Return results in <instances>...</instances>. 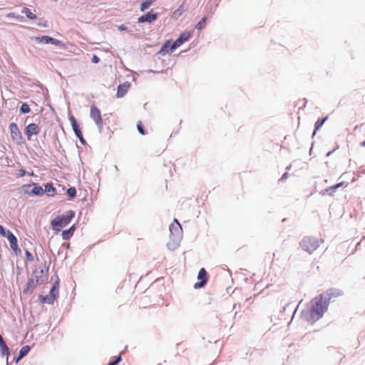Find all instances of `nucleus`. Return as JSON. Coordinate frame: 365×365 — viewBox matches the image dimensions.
<instances>
[{"label":"nucleus","mask_w":365,"mask_h":365,"mask_svg":"<svg viewBox=\"0 0 365 365\" xmlns=\"http://www.w3.org/2000/svg\"><path fill=\"white\" fill-rule=\"evenodd\" d=\"M130 84L128 82H125L123 84H120L118 86L116 96L118 98H122L128 92Z\"/></svg>","instance_id":"nucleus-15"},{"label":"nucleus","mask_w":365,"mask_h":365,"mask_svg":"<svg viewBox=\"0 0 365 365\" xmlns=\"http://www.w3.org/2000/svg\"><path fill=\"white\" fill-rule=\"evenodd\" d=\"M24 193L29 195L41 196L43 195V190L41 186L37 183L26 184L22 186Z\"/></svg>","instance_id":"nucleus-4"},{"label":"nucleus","mask_w":365,"mask_h":365,"mask_svg":"<svg viewBox=\"0 0 365 365\" xmlns=\"http://www.w3.org/2000/svg\"><path fill=\"white\" fill-rule=\"evenodd\" d=\"M191 35L190 34L187 32H185L181 34V35L173 43L170 47V51L173 52L174 50H175L177 48L180 46L184 42L188 41V39L190 38Z\"/></svg>","instance_id":"nucleus-9"},{"label":"nucleus","mask_w":365,"mask_h":365,"mask_svg":"<svg viewBox=\"0 0 365 365\" xmlns=\"http://www.w3.org/2000/svg\"><path fill=\"white\" fill-rule=\"evenodd\" d=\"M327 309V304L322 296L312 299L308 307L303 310L302 317L304 320L313 324L323 316Z\"/></svg>","instance_id":"nucleus-1"},{"label":"nucleus","mask_w":365,"mask_h":365,"mask_svg":"<svg viewBox=\"0 0 365 365\" xmlns=\"http://www.w3.org/2000/svg\"><path fill=\"white\" fill-rule=\"evenodd\" d=\"M6 235H7V232H5L4 227L0 225V235L4 237Z\"/></svg>","instance_id":"nucleus-35"},{"label":"nucleus","mask_w":365,"mask_h":365,"mask_svg":"<svg viewBox=\"0 0 365 365\" xmlns=\"http://www.w3.org/2000/svg\"><path fill=\"white\" fill-rule=\"evenodd\" d=\"M362 125H363V124H361L360 126H356L355 130L358 129L359 128L361 127Z\"/></svg>","instance_id":"nucleus-39"},{"label":"nucleus","mask_w":365,"mask_h":365,"mask_svg":"<svg viewBox=\"0 0 365 365\" xmlns=\"http://www.w3.org/2000/svg\"><path fill=\"white\" fill-rule=\"evenodd\" d=\"M344 185V182H339V183H337L333 186H331L328 190H331V191H334L336 188L338 187H343Z\"/></svg>","instance_id":"nucleus-32"},{"label":"nucleus","mask_w":365,"mask_h":365,"mask_svg":"<svg viewBox=\"0 0 365 365\" xmlns=\"http://www.w3.org/2000/svg\"><path fill=\"white\" fill-rule=\"evenodd\" d=\"M59 284L56 282L50 290L49 294L46 296H41L42 303L52 304L58 295Z\"/></svg>","instance_id":"nucleus-5"},{"label":"nucleus","mask_w":365,"mask_h":365,"mask_svg":"<svg viewBox=\"0 0 365 365\" xmlns=\"http://www.w3.org/2000/svg\"><path fill=\"white\" fill-rule=\"evenodd\" d=\"M29 350H30V347L29 346H23L20 349L17 361L19 360L20 359L23 358L24 356H25L29 353Z\"/></svg>","instance_id":"nucleus-23"},{"label":"nucleus","mask_w":365,"mask_h":365,"mask_svg":"<svg viewBox=\"0 0 365 365\" xmlns=\"http://www.w3.org/2000/svg\"><path fill=\"white\" fill-rule=\"evenodd\" d=\"M69 120L71 122V124L72 125V128H73V130L75 133V134L76 135V136L81 140H83V135H82V133L81 131V130L79 129L78 128V125L77 124V122H76V118H74V116L71 115L70 116L69 118Z\"/></svg>","instance_id":"nucleus-14"},{"label":"nucleus","mask_w":365,"mask_h":365,"mask_svg":"<svg viewBox=\"0 0 365 365\" xmlns=\"http://www.w3.org/2000/svg\"><path fill=\"white\" fill-rule=\"evenodd\" d=\"M323 242L321 238L307 236L303 238L300 242L302 248L309 254L313 253Z\"/></svg>","instance_id":"nucleus-3"},{"label":"nucleus","mask_w":365,"mask_h":365,"mask_svg":"<svg viewBox=\"0 0 365 365\" xmlns=\"http://www.w3.org/2000/svg\"><path fill=\"white\" fill-rule=\"evenodd\" d=\"M197 279L200 280V282H198L194 284L195 289H200V288L203 287L207 282V279H208L207 272L205 268H201L199 270V272L197 274Z\"/></svg>","instance_id":"nucleus-7"},{"label":"nucleus","mask_w":365,"mask_h":365,"mask_svg":"<svg viewBox=\"0 0 365 365\" xmlns=\"http://www.w3.org/2000/svg\"><path fill=\"white\" fill-rule=\"evenodd\" d=\"M9 131L11 133V137L13 139V140L20 143L22 140V135L21 133L15 123H11L9 125Z\"/></svg>","instance_id":"nucleus-8"},{"label":"nucleus","mask_w":365,"mask_h":365,"mask_svg":"<svg viewBox=\"0 0 365 365\" xmlns=\"http://www.w3.org/2000/svg\"><path fill=\"white\" fill-rule=\"evenodd\" d=\"M75 213L72 210L66 212L65 215H58L51 222L53 230L60 232L61 228L67 226L74 217Z\"/></svg>","instance_id":"nucleus-2"},{"label":"nucleus","mask_w":365,"mask_h":365,"mask_svg":"<svg viewBox=\"0 0 365 365\" xmlns=\"http://www.w3.org/2000/svg\"><path fill=\"white\" fill-rule=\"evenodd\" d=\"M21 112L23 113H29L31 111L29 106L27 103H23L20 108Z\"/></svg>","instance_id":"nucleus-28"},{"label":"nucleus","mask_w":365,"mask_h":365,"mask_svg":"<svg viewBox=\"0 0 365 365\" xmlns=\"http://www.w3.org/2000/svg\"><path fill=\"white\" fill-rule=\"evenodd\" d=\"M172 46V43L170 41H167L164 44L163 46H162L160 51V53H165L167 52H168L169 51V48L170 49V47Z\"/></svg>","instance_id":"nucleus-25"},{"label":"nucleus","mask_w":365,"mask_h":365,"mask_svg":"<svg viewBox=\"0 0 365 365\" xmlns=\"http://www.w3.org/2000/svg\"><path fill=\"white\" fill-rule=\"evenodd\" d=\"M34 40L37 43H51L55 46H61L62 44V42L61 41L50 37L48 36H43L41 37L36 36L34 38Z\"/></svg>","instance_id":"nucleus-10"},{"label":"nucleus","mask_w":365,"mask_h":365,"mask_svg":"<svg viewBox=\"0 0 365 365\" xmlns=\"http://www.w3.org/2000/svg\"><path fill=\"white\" fill-rule=\"evenodd\" d=\"M90 116L93 120L98 128L101 129L103 126L101 112L96 105L91 106L90 110Z\"/></svg>","instance_id":"nucleus-6"},{"label":"nucleus","mask_w":365,"mask_h":365,"mask_svg":"<svg viewBox=\"0 0 365 365\" xmlns=\"http://www.w3.org/2000/svg\"><path fill=\"white\" fill-rule=\"evenodd\" d=\"M206 21H207V18L206 17H203L201 21H200L196 25V29L197 30H201L205 26V24H206Z\"/></svg>","instance_id":"nucleus-27"},{"label":"nucleus","mask_w":365,"mask_h":365,"mask_svg":"<svg viewBox=\"0 0 365 365\" xmlns=\"http://www.w3.org/2000/svg\"><path fill=\"white\" fill-rule=\"evenodd\" d=\"M26 259L29 262H32L34 261V257L32 255V254L31 252H29V251H26Z\"/></svg>","instance_id":"nucleus-33"},{"label":"nucleus","mask_w":365,"mask_h":365,"mask_svg":"<svg viewBox=\"0 0 365 365\" xmlns=\"http://www.w3.org/2000/svg\"><path fill=\"white\" fill-rule=\"evenodd\" d=\"M121 361V356L120 355L115 357V359L109 362L107 365H117L120 361Z\"/></svg>","instance_id":"nucleus-31"},{"label":"nucleus","mask_w":365,"mask_h":365,"mask_svg":"<svg viewBox=\"0 0 365 365\" xmlns=\"http://www.w3.org/2000/svg\"><path fill=\"white\" fill-rule=\"evenodd\" d=\"M157 18H158V14L157 13L152 14L150 12H148L146 14L141 16L138 19V23H144V22H149V23H150V22L154 21L155 20H156Z\"/></svg>","instance_id":"nucleus-12"},{"label":"nucleus","mask_w":365,"mask_h":365,"mask_svg":"<svg viewBox=\"0 0 365 365\" xmlns=\"http://www.w3.org/2000/svg\"><path fill=\"white\" fill-rule=\"evenodd\" d=\"M286 175H287V173L284 174V175H282V178H286Z\"/></svg>","instance_id":"nucleus-40"},{"label":"nucleus","mask_w":365,"mask_h":365,"mask_svg":"<svg viewBox=\"0 0 365 365\" xmlns=\"http://www.w3.org/2000/svg\"><path fill=\"white\" fill-rule=\"evenodd\" d=\"M22 13L24 14L26 17L31 20L36 19V16L33 14L28 8H24Z\"/></svg>","instance_id":"nucleus-22"},{"label":"nucleus","mask_w":365,"mask_h":365,"mask_svg":"<svg viewBox=\"0 0 365 365\" xmlns=\"http://www.w3.org/2000/svg\"><path fill=\"white\" fill-rule=\"evenodd\" d=\"M361 145L365 148V140L361 143Z\"/></svg>","instance_id":"nucleus-37"},{"label":"nucleus","mask_w":365,"mask_h":365,"mask_svg":"<svg viewBox=\"0 0 365 365\" xmlns=\"http://www.w3.org/2000/svg\"><path fill=\"white\" fill-rule=\"evenodd\" d=\"M156 0H142V3L140 4V11H144L146 9H148L153 2H155Z\"/></svg>","instance_id":"nucleus-21"},{"label":"nucleus","mask_w":365,"mask_h":365,"mask_svg":"<svg viewBox=\"0 0 365 365\" xmlns=\"http://www.w3.org/2000/svg\"><path fill=\"white\" fill-rule=\"evenodd\" d=\"M0 349L1 354L3 356L4 355H9V347L7 346L6 344L4 342L3 337L0 334Z\"/></svg>","instance_id":"nucleus-20"},{"label":"nucleus","mask_w":365,"mask_h":365,"mask_svg":"<svg viewBox=\"0 0 365 365\" xmlns=\"http://www.w3.org/2000/svg\"><path fill=\"white\" fill-rule=\"evenodd\" d=\"M9 16H13V17H15V14H9Z\"/></svg>","instance_id":"nucleus-38"},{"label":"nucleus","mask_w":365,"mask_h":365,"mask_svg":"<svg viewBox=\"0 0 365 365\" xmlns=\"http://www.w3.org/2000/svg\"><path fill=\"white\" fill-rule=\"evenodd\" d=\"M67 195L73 198L76 195V190L75 187H70L66 191Z\"/></svg>","instance_id":"nucleus-29"},{"label":"nucleus","mask_w":365,"mask_h":365,"mask_svg":"<svg viewBox=\"0 0 365 365\" xmlns=\"http://www.w3.org/2000/svg\"><path fill=\"white\" fill-rule=\"evenodd\" d=\"M179 230H181V226L178 221L177 220H174V222L172 223L170 226V232H173V231H178Z\"/></svg>","instance_id":"nucleus-24"},{"label":"nucleus","mask_w":365,"mask_h":365,"mask_svg":"<svg viewBox=\"0 0 365 365\" xmlns=\"http://www.w3.org/2000/svg\"><path fill=\"white\" fill-rule=\"evenodd\" d=\"M38 284V279L36 280V282H34V279H30L26 283V287L24 289V293H28L30 292H32V290L35 288L36 285Z\"/></svg>","instance_id":"nucleus-18"},{"label":"nucleus","mask_w":365,"mask_h":365,"mask_svg":"<svg viewBox=\"0 0 365 365\" xmlns=\"http://www.w3.org/2000/svg\"><path fill=\"white\" fill-rule=\"evenodd\" d=\"M91 61L94 63H98L100 61V58L96 55H93Z\"/></svg>","instance_id":"nucleus-34"},{"label":"nucleus","mask_w":365,"mask_h":365,"mask_svg":"<svg viewBox=\"0 0 365 365\" xmlns=\"http://www.w3.org/2000/svg\"><path fill=\"white\" fill-rule=\"evenodd\" d=\"M43 192H46L48 197H53L56 194V189L53 186L52 184L47 183L45 185Z\"/></svg>","instance_id":"nucleus-16"},{"label":"nucleus","mask_w":365,"mask_h":365,"mask_svg":"<svg viewBox=\"0 0 365 365\" xmlns=\"http://www.w3.org/2000/svg\"><path fill=\"white\" fill-rule=\"evenodd\" d=\"M26 175V170L24 169H20L19 170V177H24Z\"/></svg>","instance_id":"nucleus-36"},{"label":"nucleus","mask_w":365,"mask_h":365,"mask_svg":"<svg viewBox=\"0 0 365 365\" xmlns=\"http://www.w3.org/2000/svg\"><path fill=\"white\" fill-rule=\"evenodd\" d=\"M327 294L328 296L327 299L331 301L334 298H336L341 295V292L336 289H329L327 291Z\"/></svg>","instance_id":"nucleus-19"},{"label":"nucleus","mask_w":365,"mask_h":365,"mask_svg":"<svg viewBox=\"0 0 365 365\" xmlns=\"http://www.w3.org/2000/svg\"><path fill=\"white\" fill-rule=\"evenodd\" d=\"M6 236H7L8 240L9 242L10 247H11V250H14V252H16L19 250L18 241H17L16 237L10 231L7 232Z\"/></svg>","instance_id":"nucleus-13"},{"label":"nucleus","mask_w":365,"mask_h":365,"mask_svg":"<svg viewBox=\"0 0 365 365\" xmlns=\"http://www.w3.org/2000/svg\"><path fill=\"white\" fill-rule=\"evenodd\" d=\"M39 132L40 128L36 123H31L25 128V134L26 135L28 140H30L32 135H37Z\"/></svg>","instance_id":"nucleus-11"},{"label":"nucleus","mask_w":365,"mask_h":365,"mask_svg":"<svg viewBox=\"0 0 365 365\" xmlns=\"http://www.w3.org/2000/svg\"><path fill=\"white\" fill-rule=\"evenodd\" d=\"M327 118H328V116L325 117L324 118H323L322 120L319 119L316 122V123H315V130H314V134H315L316 131L322 126V125L327 120Z\"/></svg>","instance_id":"nucleus-26"},{"label":"nucleus","mask_w":365,"mask_h":365,"mask_svg":"<svg viewBox=\"0 0 365 365\" xmlns=\"http://www.w3.org/2000/svg\"><path fill=\"white\" fill-rule=\"evenodd\" d=\"M137 128H138V132L141 134V135H145L146 134V132L145 130H144L143 128V123L141 121H139L137 124Z\"/></svg>","instance_id":"nucleus-30"},{"label":"nucleus","mask_w":365,"mask_h":365,"mask_svg":"<svg viewBox=\"0 0 365 365\" xmlns=\"http://www.w3.org/2000/svg\"><path fill=\"white\" fill-rule=\"evenodd\" d=\"M75 230H76V227L73 225L68 230H63L62 232V238L64 240H69L73 236Z\"/></svg>","instance_id":"nucleus-17"}]
</instances>
